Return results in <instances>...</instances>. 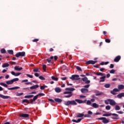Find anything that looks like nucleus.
I'll return each instance as SVG.
<instances>
[{
  "mask_svg": "<svg viewBox=\"0 0 124 124\" xmlns=\"http://www.w3.org/2000/svg\"><path fill=\"white\" fill-rule=\"evenodd\" d=\"M118 89L117 88H114L112 91L110 92V93L111 94H113V95H116L117 94L116 93H118L120 92V90H124V85H119L118 86Z\"/></svg>",
  "mask_w": 124,
  "mask_h": 124,
  "instance_id": "f257e3e1",
  "label": "nucleus"
},
{
  "mask_svg": "<svg viewBox=\"0 0 124 124\" xmlns=\"http://www.w3.org/2000/svg\"><path fill=\"white\" fill-rule=\"evenodd\" d=\"M109 116H114V117H111L112 120H119V119H120V118H119V115L116 113H109L103 114V117H109Z\"/></svg>",
  "mask_w": 124,
  "mask_h": 124,
  "instance_id": "f03ea898",
  "label": "nucleus"
},
{
  "mask_svg": "<svg viewBox=\"0 0 124 124\" xmlns=\"http://www.w3.org/2000/svg\"><path fill=\"white\" fill-rule=\"evenodd\" d=\"M63 94H67L64 96L65 98H69V97H71L72 95H73V93H72V92H64L63 93Z\"/></svg>",
  "mask_w": 124,
  "mask_h": 124,
  "instance_id": "7ed1b4c3",
  "label": "nucleus"
},
{
  "mask_svg": "<svg viewBox=\"0 0 124 124\" xmlns=\"http://www.w3.org/2000/svg\"><path fill=\"white\" fill-rule=\"evenodd\" d=\"M17 81H19V79L18 78H13L11 80H8L6 81L7 85H12L14 83V82H17Z\"/></svg>",
  "mask_w": 124,
  "mask_h": 124,
  "instance_id": "20e7f679",
  "label": "nucleus"
},
{
  "mask_svg": "<svg viewBox=\"0 0 124 124\" xmlns=\"http://www.w3.org/2000/svg\"><path fill=\"white\" fill-rule=\"evenodd\" d=\"M15 56L16 58H19V57H26V52H25V51L18 52L15 55Z\"/></svg>",
  "mask_w": 124,
  "mask_h": 124,
  "instance_id": "39448f33",
  "label": "nucleus"
},
{
  "mask_svg": "<svg viewBox=\"0 0 124 124\" xmlns=\"http://www.w3.org/2000/svg\"><path fill=\"white\" fill-rule=\"evenodd\" d=\"M97 120H102L103 124H108L109 123V120L106 119V117L98 118Z\"/></svg>",
  "mask_w": 124,
  "mask_h": 124,
  "instance_id": "423d86ee",
  "label": "nucleus"
},
{
  "mask_svg": "<svg viewBox=\"0 0 124 124\" xmlns=\"http://www.w3.org/2000/svg\"><path fill=\"white\" fill-rule=\"evenodd\" d=\"M71 80H80V78L78 75H73L70 78Z\"/></svg>",
  "mask_w": 124,
  "mask_h": 124,
  "instance_id": "0eeeda50",
  "label": "nucleus"
},
{
  "mask_svg": "<svg viewBox=\"0 0 124 124\" xmlns=\"http://www.w3.org/2000/svg\"><path fill=\"white\" fill-rule=\"evenodd\" d=\"M97 62V61L89 60L86 62V64H94Z\"/></svg>",
  "mask_w": 124,
  "mask_h": 124,
  "instance_id": "6e6552de",
  "label": "nucleus"
},
{
  "mask_svg": "<svg viewBox=\"0 0 124 124\" xmlns=\"http://www.w3.org/2000/svg\"><path fill=\"white\" fill-rule=\"evenodd\" d=\"M109 104L111 106H115L117 103L114 99H109Z\"/></svg>",
  "mask_w": 124,
  "mask_h": 124,
  "instance_id": "1a4fd4ad",
  "label": "nucleus"
},
{
  "mask_svg": "<svg viewBox=\"0 0 124 124\" xmlns=\"http://www.w3.org/2000/svg\"><path fill=\"white\" fill-rule=\"evenodd\" d=\"M75 101L76 102H78V103H79V104H81L82 103H86V101H87V100H85L84 101H82V100H80L78 99H76L75 100Z\"/></svg>",
  "mask_w": 124,
  "mask_h": 124,
  "instance_id": "9d476101",
  "label": "nucleus"
},
{
  "mask_svg": "<svg viewBox=\"0 0 124 124\" xmlns=\"http://www.w3.org/2000/svg\"><path fill=\"white\" fill-rule=\"evenodd\" d=\"M82 80L83 82H85V84H90V83H91V81L88 80V78L87 77H84V78H82Z\"/></svg>",
  "mask_w": 124,
  "mask_h": 124,
  "instance_id": "9b49d317",
  "label": "nucleus"
},
{
  "mask_svg": "<svg viewBox=\"0 0 124 124\" xmlns=\"http://www.w3.org/2000/svg\"><path fill=\"white\" fill-rule=\"evenodd\" d=\"M19 116L21 118H29L30 117V115L25 113L20 114Z\"/></svg>",
  "mask_w": 124,
  "mask_h": 124,
  "instance_id": "f8f14e48",
  "label": "nucleus"
},
{
  "mask_svg": "<svg viewBox=\"0 0 124 124\" xmlns=\"http://www.w3.org/2000/svg\"><path fill=\"white\" fill-rule=\"evenodd\" d=\"M121 58L122 57L120 55L116 56L114 60V62H119L120 60H121Z\"/></svg>",
  "mask_w": 124,
  "mask_h": 124,
  "instance_id": "ddd939ff",
  "label": "nucleus"
},
{
  "mask_svg": "<svg viewBox=\"0 0 124 124\" xmlns=\"http://www.w3.org/2000/svg\"><path fill=\"white\" fill-rule=\"evenodd\" d=\"M53 59H54V57L51 56L49 58L47 59L46 61H47V62H49V63L50 62V63L53 64V62H52V60H53Z\"/></svg>",
  "mask_w": 124,
  "mask_h": 124,
  "instance_id": "4468645a",
  "label": "nucleus"
},
{
  "mask_svg": "<svg viewBox=\"0 0 124 124\" xmlns=\"http://www.w3.org/2000/svg\"><path fill=\"white\" fill-rule=\"evenodd\" d=\"M81 92L82 93H87L89 92V90L86 88H82L81 89Z\"/></svg>",
  "mask_w": 124,
  "mask_h": 124,
  "instance_id": "2eb2a0df",
  "label": "nucleus"
},
{
  "mask_svg": "<svg viewBox=\"0 0 124 124\" xmlns=\"http://www.w3.org/2000/svg\"><path fill=\"white\" fill-rule=\"evenodd\" d=\"M37 88H39V85H38V84L31 86L30 87V90H35V89H37Z\"/></svg>",
  "mask_w": 124,
  "mask_h": 124,
  "instance_id": "dca6fc26",
  "label": "nucleus"
},
{
  "mask_svg": "<svg viewBox=\"0 0 124 124\" xmlns=\"http://www.w3.org/2000/svg\"><path fill=\"white\" fill-rule=\"evenodd\" d=\"M0 97H1V98H3V99H8V98H9L10 96H5L3 94H0Z\"/></svg>",
  "mask_w": 124,
  "mask_h": 124,
  "instance_id": "f3484780",
  "label": "nucleus"
},
{
  "mask_svg": "<svg viewBox=\"0 0 124 124\" xmlns=\"http://www.w3.org/2000/svg\"><path fill=\"white\" fill-rule=\"evenodd\" d=\"M55 102H57V103H62V99L56 98L54 99Z\"/></svg>",
  "mask_w": 124,
  "mask_h": 124,
  "instance_id": "a211bd4d",
  "label": "nucleus"
},
{
  "mask_svg": "<svg viewBox=\"0 0 124 124\" xmlns=\"http://www.w3.org/2000/svg\"><path fill=\"white\" fill-rule=\"evenodd\" d=\"M14 69H15V70H16V71H21V70H22V69H23V67H20L19 68V66H16L14 67Z\"/></svg>",
  "mask_w": 124,
  "mask_h": 124,
  "instance_id": "6ab92c4d",
  "label": "nucleus"
},
{
  "mask_svg": "<svg viewBox=\"0 0 124 124\" xmlns=\"http://www.w3.org/2000/svg\"><path fill=\"white\" fill-rule=\"evenodd\" d=\"M11 73L12 75H14V76H19V75H21V74H22V73H16L14 71H12Z\"/></svg>",
  "mask_w": 124,
  "mask_h": 124,
  "instance_id": "aec40b11",
  "label": "nucleus"
},
{
  "mask_svg": "<svg viewBox=\"0 0 124 124\" xmlns=\"http://www.w3.org/2000/svg\"><path fill=\"white\" fill-rule=\"evenodd\" d=\"M105 78H106V76H103L102 77H101L100 78V83H101V82H105Z\"/></svg>",
  "mask_w": 124,
  "mask_h": 124,
  "instance_id": "412c9836",
  "label": "nucleus"
},
{
  "mask_svg": "<svg viewBox=\"0 0 124 124\" xmlns=\"http://www.w3.org/2000/svg\"><path fill=\"white\" fill-rule=\"evenodd\" d=\"M18 89H20V87L16 86L12 88H8V90H9V91H11V90H18Z\"/></svg>",
  "mask_w": 124,
  "mask_h": 124,
  "instance_id": "4be33fe9",
  "label": "nucleus"
},
{
  "mask_svg": "<svg viewBox=\"0 0 124 124\" xmlns=\"http://www.w3.org/2000/svg\"><path fill=\"white\" fill-rule=\"evenodd\" d=\"M118 98H122V97H124V93H120L117 95Z\"/></svg>",
  "mask_w": 124,
  "mask_h": 124,
  "instance_id": "5701e85b",
  "label": "nucleus"
},
{
  "mask_svg": "<svg viewBox=\"0 0 124 124\" xmlns=\"http://www.w3.org/2000/svg\"><path fill=\"white\" fill-rule=\"evenodd\" d=\"M65 90V91H69L67 92H73V91H75V89L73 88H66Z\"/></svg>",
  "mask_w": 124,
  "mask_h": 124,
  "instance_id": "b1692460",
  "label": "nucleus"
},
{
  "mask_svg": "<svg viewBox=\"0 0 124 124\" xmlns=\"http://www.w3.org/2000/svg\"><path fill=\"white\" fill-rule=\"evenodd\" d=\"M54 90L55 91L56 93H59L62 92V89L59 87L55 88Z\"/></svg>",
  "mask_w": 124,
  "mask_h": 124,
  "instance_id": "393cba45",
  "label": "nucleus"
},
{
  "mask_svg": "<svg viewBox=\"0 0 124 124\" xmlns=\"http://www.w3.org/2000/svg\"><path fill=\"white\" fill-rule=\"evenodd\" d=\"M81 121H82V119L81 118H79L78 119V120H76L75 119L72 120V122H73V123H80Z\"/></svg>",
  "mask_w": 124,
  "mask_h": 124,
  "instance_id": "a878e982",
  "label": "nucleus"
},
{
  "mask_svg": "<svg viewBox=\"0 0 124 124\" xmlns=\"http://www.w3.org/2000/svg\"><path fill=\"white\" fill-rule=\"evenodd\" d=\"M64 105H65L66 106H69V105H71V103L70 100H68L67 101H66L64 103Z\"/></svg>",
  "mask_w": 124,
  "mask_h": 124,
  "instance_id": "bb28decb",
  "label": "nucleus"
},
{
  "mask_svg": "<svg viewBox=\"0 0 124 124\" xmlns=\"http://www.w3.org/2000/svg\"><path fill=\"white\" fill-rule=\"evenodd\" d=\"M71 102V105H73V106H76L77 105V103H76V102L75 101V100H71L70 101Z\"/></svg>",
  "mask_w": 124,
  "mask_h": 124,
  "instance_id": "cd10ccee",
  "label": "nucleus"
},
{
  "mask_svg": "<svg viewBox=\"0 0 124 124\" xmlns=\"http://www.w3.org/2000/svg\"><path fill=\"white\" fill-rule=\"evenodd\" d=\"M92 107H93V108H98V107H99V105H97L95 103H94L92 104Z\"/></svg>",
  "mask_w": 124,
  "mask_h": 124,
  "instance_id": "c85d7f7f",
  "label": "nucleus"
},
{
  "mask_svg": "<svg viewBox=\"0 0 124 124\" xmlns=\"http://www.w3.org/2000/svg\"><path fill=\"white\" fill-rule=\"evenodd\" d=\"M102 94H103V93L98 91L96 93L95 95L96 96H98L99 95H102Z\"/></svg>",
  "mask_w": 124,
  "mask_h": 124,
  "instance_id": "c756f323",
  "label": "nucleus"
},
{
  "mask_svg": "<svg viewBox=\"0 0 124 124\" xmlns=\"http://www.w3.org/2000/svg\"><path fill=\"white\" fill-rule=\"evenodd\" d=\"M96 75H97L98 76H105V74L100 73V72H98V73H96Z\"/></svg>",
  "mask_w": 124,
  "mask_h": 124,
  "instance_id": "7c9ffc66",
  "label": "nucleus"
},
{
  "mask_svg": "<svg viewBox=\"0 0 124 124\" xmlns=\"http://www.w3.org/2000/svg\"><path fill=\"white\" fill-rule=\"evenodd\" d=\"M115 110L116 111H119V110H121V107H120V106L116 105L115 108Z\"/></svg>",
  "mask_w": 124,
  "mask_h": 124,
  "instance_id": "2f4dec72",
  "label": "nucleus"
},
{
  "mask_svg": "<svg viewBox=\"0 0 124 124\" xmlns=\"http://www.w3.org/2000/svg\"><path fill=\"white\" fill-rule=\"evenodd\" d=\"M9 66V64L8 63H5L2 65V67H8Z\"/></svg>",
  "mask_w": 124,
  "mask_h": 124,
  "instance_id": "473e14b6",
  "label": "nucleus"
},
{
  "mask_svg": "<svg viewBox=\"0 0 124 124\" xmlns=\"http://www.w3.org/2000/svg\"><path fill=\"white\" fill-rule=\"evenodd\" d=\"M0 85L1 86H3V87H5V88H7V87H8V85H7V84H6L3 82H0Z\"/></svg>",
  "mask_w": 124,
  "mask_h": 124,
  "instance_id": "72a5a7b5",
  "label": "nucleus"
},
{
  "mask_svg": "<svg viewBox=\"0 0 124 124\" xmlns=\"http://www.w3.org/2000/svg\"><path fill=\"white\" fill-rule=\"evenodd\" d=\"M31 97H33V95H28L24 96V98H31Z\"/></svg>",
  "mask_w": 124,
  "mask_h": 124,
  "instance_id": "f704fd0d",
  "label": "nucleus"
},
{
  "mask_svg": "<svg viewBox=\"0 0 124 124\" xmlns=\"http://www.w3.org/2000/svg\"><path fill=\"white\" fill-rule=\"evenodd\" d=\"M22 103H28V104H30V102L28 99H23L22 100Z\"/></svg>",
  "mask_w": 124,
  "mask_h": 124,
  "instance_id": "c9c22d12",
  "label": "nucleus"
},
{
  "mask_svg": "<svg viewBox=\"0 0 124 124\" xmlns=\"http://www.w3.org/2000/svg\"><path fill=\"white\" fill-rule=\"evenodd\" d=\"M84 114L83 113H78V115H77V118H82V117H84Z\"/></svg>",
  "mask_w": 124,
  "mask_h": 124,
  "instance_id": "e433bc0d",
  "label": "nucleus"
},
{
  "mask_svg": "<svg viewBox=\"0 0 124 124\" xmlns=\"http://www.w3.org/2000/svg\"><path fill=\"white\" fill-rule=\"evenodd\" d=\"M105 103L107 105H108V104H109V103L110 104V99H108L107 100H106L105 101Z\"/></svg>",
  "mask_w": 124,
  "mask_h": 124,
  "instance_id": "4c0bfd02",
  "label": "nucleus"
},
{
  "mask_svg": "<svg viewBox=\"0 0 124 124\" xmlns=\"http://www.w3.org/2000/svg\"><path fill=\"white\" fill-rule=\"evenodd\" d=\"M0 52L1 54H5V53H6V50H5L4 48H2L0 50Z\"/></svg>",
  "mask_w": 124,
  "mask_h": 124,
  "instance_id": "58836bf2",
  "label": "nucleus"
},
{
  "mask_svg": "<svg viewBox=\"0 0 124 124\" xmlns=\"http://www.w3.org/2000/svg\"><path fill=\"white\" fill-rule=\"evenodd\" d=\"M51 79L52 80H54V81H58V80H59V78H55L54 76L51 77Z\"/></svg>",
  "mask_w": 124,
  "mask_h": 124,
  "instance_id": "ea45409f",
  "label": "nucleus"
},
{
  "mask_svg": "<svg viewBox=\"0 0 124 124\" xmlns=\"http://www.w3.org/2000/svg\"><path fill=\"white\" fill-rule=\"evenodd\" d=\"M37 98H38V95L37 94L33 98V101H35V100H36Z\"/></svg>",
  "mask_w": 124,
  "mask_h": 124,
  "instance_id": "a19ab883",
  "label": "nucleus"
},
{
  "mask_svg": "<svg viewBox=\"0 0 124 124\" xmlns=\"http://www.w3.org/2000/svg\"><path fill=\"white\" fill-rule=\"evenodd\" d=\"M110 86L111 85H110V84H106L104 85L105 88H106L107 89H108Z\"/></svg>",
  "mask_w": 124,
  "mask_h": 124,
  "instance_id": "79ce46f5",
  "label": "nucleus"
},
{
  "mask_svg": "<svg viewBox=\"0 0 124 124\" xmlns=\"http://www.w3.org/2000/svg\"><path fill=\"white\" fill-rule=\"evenodd\" d=\"M8 53L10 54V55H13L14 52L12 50H8Z\"/></svg>",
  "mask_w": 124,
  "mask_h": 124,
  "instance_id": "37998d69",
  "label": "nucleus"
},
{
  "mask_svg": "<svg viewBox=\"0 0 124 124\" xmlns=\"http://www.w3.org/2000/svg\"><path fill=\"white\" fill-rule=\"evenodd\" d=\"M33 71V72H39V69L38 68H35Z\"/></svg>",
  "mask_w": 124,
  "mask_h": 124,
  "instance_id": "c03bdc74",
  "label": "nucleus"
},
{
  "mask_svg": "<svg viewBox=\"0 0 124 124\" xmlns=\"http://www.w3.org/2000/svg\"><path fill=\"white\" fill-rule=\"evenodd\" d=\"M76 69L78 71H82V69L79 66H77Z\"/></svg>",
  "mask_w": 124,
  "mask_h": 124,
  "instance_id": "a18cd8bd",
  "label": "nucleus"
},
{
  "mask_svg": "<svg viewBox=\"0 0 124 124\" xmlns=\"http://www.w3.org/2000/svg\"><path fill=\"white\" fill-rule=\"evenodd\" d=\"M38 96H44L45 95V94L44 93H39L37 94Z\"/></svg>",
  "mask_w": 124,
  "mask_h": 124,
  "instance_id": "49530a36",
  "label": "nucleus"
},
{
  "mask_svg": "<svg viewBox=\"0 0 124 124\" xmlns=\"http://www.w3.org/2000/svg\"><path fill=\"white\" fill-rule=\"evenodd\" d=\"M23 94H24L23 93H17L16 94V96H21V95H23Z\"/></svg>",
  "mask_w": 124,
  "mask_h": 124,
  "instance_id": "de8ad7c7",
  "label": "nucleus"
},
{
  "mask_svg": "<svg viewBox=\"0 0 124 124\" xmlns=\"http://www.w3.org/2000/svg\"><path fill=\"white\" fill-rule=\"evenodd\" d=\"M106 110H110L111 109V106L108 105L106 107Z\"/></svg>",
  "mask_w": 124,
  "mask_h": 124,
  "instance_id": "09e8293b",
  "label": "nucleus"
},
{
  "mask_svg": "<svg viewBox=\"0 0 124 124\" xmlns=\"http://www.w3.org/2000/svg\"><path fill=\"white\" fill-rule=\"evenodd\" d=\"M115 71H115V70L112 69V70H111L110 71L109 73H110V74H114V73H115Z\"/></svg>",
  "mask_w": 124,
  "mask_h": 124,
  "instance_id": "8fccbe9b",
  "label": "nucleus"
},
{
  "mask_svg": "<svg viewBox=\"0 0 124 124\" xmlns=\"http://www.w3.org/2000/svg\"><path fill=\"white\" fill-rule=\"evenodd\" d=\"M26 76H27V77H29V78H33V76L31 75L26 74Z\"/></svg>",
  "mask_w": 124,
  "mask_h": 124,
  "instance_id": "3c124183",
  "label": "nucleus"
},
{
  "mask_svg": "<svg viewBox=\"0 0 124 124\" xmlns=\"http://www.w3.org/2000/svg\"><path fill=\"white\" fill-rule=\"evenodd\" d=\"M105 42L107 43H110L111 42V40L109 39H106L105 40Z\"/></svg>",
  "mask_w": 124,
  "mask_h": 124,
  "instance_id": "603ef678",
  "label": "nucleus"
},
{
  "mask_svg": "<svg viewBox=\"0 0 124 124\" xmlns=\"http://www.w3.org/2000/svg\"><path fill=\"white\" fill-rule=\"evenodd\" d=\"M86 104H87V105H92V102H91L90 100H88Z\"/></svg>",
  "mask_w": 124,
  "mask_h": 124,
  "instance_id": "864d4df0",
  "label": "nucleus"
},
{
  "mask_svg": "<svg viewBox=\"0 0 124 124\" xmlns=\"http://www.w3.org/2000/svg\"><path fill=\"white\" fill-rule=\"evenodd\" d=\"M61 69H62V70H65V69H66V66L65 65H63L61 67Z\"/></svg>",
  "mask_w": 124,
  "mask_h": 124,
  "instance_id": "5fc2aeb1",
  "label": "nucleus"
},
{
  "mask_svg": "<svg viewBox=\"0 0 124 124\" xmlns=\"http://www.w3.org/2000/svg\"><path fill=\"white\" fill-rule=\"evenodd\" d=\"M43 69L44 71H46V65L44 64L43 65Z\"/></svg>",
  "mask_w": 124,
  "mask_h": 124,
  "instance_id": "6e6d98bb",
  "label": "nucleus"
},
{
  "mask_svg": "<svg viewBox=\"0 0 124 124\" xmlns=\"http://www.w3.org/2000/svg\"><path fill=\"white\" fill-rule=\"evenodd\" d=\"M91 86V85L90 84H87L86 85H85L84 86V88H85V89H87L88 88H90V86Z\"/></svg>",
  "mask_w": 124,
  "mask_h": 124,
  "instance_id": "4d7b16f0",
  "label": "nucleus"
},
{
  "mask_svg": "<svg viewBox=\"0 0 124 124\" xmlns=\"http://www.w3.org/2000/svg\"><path fill=\"white\" fill-rule=\"evenodd\" d=\"M39 78L40 80H45V78L42 76L39 77Z\"/></svg>",
  "mask_w": 124,
  "mask_h": 124,
  "instance_id": "13d9d810",
  "label": "nucleus"
},
{
  "mask_svg": "<svg viewBox=\"0 0 124 124\" xmlns=\"http://www.w3.org/2000/svg\"><path fill=\"white\" fill-rule=\"evenodd\" d=\"M49 101H50V102H52V103H55V101H54V100H53L52 99H48Z\"/></svg>",
  "mask_w": 124,
  "mask_h": 124,
  "instance_id": "bf43d9fd",
  "label": "nucleus"
},
{
  "mask_svg": "<svg viewBox=\"0 0 124 124\" xmlns=\"http://www.w3.org/2000/svg\"><path fill=\"white\" fill-rule=\"evenodd\" d=\"M39 40V39H35L32 40V42H37V41H38Z\"/></svg>",
  "mask_w": 124,
  "mask_h": 124,
  "instance_id": "052dcab7",
  "label": "nucleus"
},
{
  "mask_svg": "<svg viewBox=\"0 0 124 124\" xmlns=\"http://www.w3.org/2000/svg\"><path fill=\"white\" fill-rule=\"evenodd\" d=\"M88 113L89 115H93V112H92V111H91V110L88 111Z\"/></svg>",
  "mask_w": 124,
  "mask_h": 124,
  "instance_id": "680f3d73",
  "label": "nucleus"
},
{
  "mask_svg": "<svg viewBox=\"0 0 124 124\" xmlns=\"http://www.w3.org/2000/svg\"><path fill=\"white\" fill-rule=\"evenodd\" d=\"M9 63H10V64H12V65L16 64V63L14 62H10Z\"/></svg>",
  "mask_w": 124,
  "mask_h": 124,
  "instance_id": "e2e57ef3",
  "label": "nucleus"
},
{
  "mask_svg": "<svg viewBox=\"0 0 124 124\" xmlns=\"http://www.w3.org/2000/svg\"><path fill=\"white\" fill-rule=\"evenodd\" d=\"M34 76H35L36 77H38L39 76V74L37 73H36L34 74Z\"/></svg>",
  "mask_w": 124,
  "mask_h": 124,
  "instance_id": "0e129e2a",
  "label": "nucleus"
},
{
  "mask_svg": "<svg viewBox=\"0 0 124 124\" xmlns=\"http://www.w3.org/2000/svg\"><path fill=\"white\" fill-rule=\"evenodd\" d=\"M40 89L42 90H44L45 88L44 87V86H40Z\"/></svg>",
  "mask_w": 124,
  "mask_h": 124,
  "instance_id": "69168bd1",
  "label": "nucleus"
},
{
  "mask_svg": "<svg viewBox=\"0 0 124 124\" xmlns=\"http://www.w3.org/2000/svg\"><path fill=\"white\" fill-rule=\"evenodd\" d=\"M109 67H110V68H114V64H111L110 65V66H109Z\"/></svg>",
  "mask_w": 124,
  "mask_h": 124,
  "instance_id": "338daca9",
  "label": "nucleus"
},
{
  "mask_svg": "<svg viewBox=\"0 0 124 124\" xmlns=\"http://www.w3.org/2000/svg\"><path fill=\"white\" fill-rule=\"evenodd\" d=\"M117 113H118V114H124V112L122 111H117Z\"/></svg>",
  "mask_w": 124,
  "mask_h": 124,
  "instance_id": "774afa93",
  "label": "nucleus"
}]
</instances>
